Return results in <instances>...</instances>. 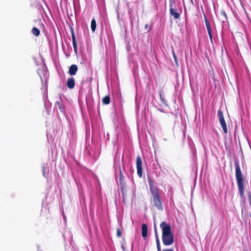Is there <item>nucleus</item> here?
<instances>
[{
  "label": "nucleus",
  "mask_w": 251,
  "mask_h": 251,
  "mask_svg": "<svg viewBox=\"0 0 251 251\" xmlns=\"http://www.w3.org/2000/svg\"><path fill=\"white\" fill-rule=\"evenodd\" d=\"M160 226L162 231V239L163 244L166 246L172 245L174 242V236L170 225L163 221L161 223Z\"/></svg>",
  "instance_id": "f257e3e1"
},
{
  "label": "nucleus",
  "mask_w": 251,
  "mask_h": 251,
  "mask_svg": "<svg viewBox=\"0 0 251 251\" xmlns=\"http://www.w3.org/2000/svg\"><path fill=\"white\" fill-rule=\"evenodd\" d=\"M149 184L152 195V201L154 205L158 210H162V203L160 196L159 189L157 187L153 185V181L151 179H149Z\"/></svg>",
  "instance_id": "f03ea898"
},
{
  "label": "nucleus",
  "mask_w": 251,
  "mask_h": 251,
  "mask_svg": "<svg viewBox=\"0 0 251 251\" xmlns=\"http://www.w3.org/2000/svg\"><path fill=\"white\" fill-rule=\"evenodd\" d=\"M235 167V176L237 180V186L241 197L244 195V181L243 175L240 169L239 161L236 160L234 162Z\"/></svg>",
  "instance_id": "7ed1b4c3"
},
{
  "label": "nucleus",
  "mask_w": 251,
  "mask_h": 251,
  "mask_svg": "<svg viewBox=\"0 0 251 251\" xmlns=\"http://www.w3.org/2000/svg\"><path fill=\"white\" fill-rule=\"evenodd\" d=\"M169 7L170 15L174 17L175 19H179L180 17V14L176 12L175 1L171 0L169 3Z\"/></svg>",
  "instance_id": "20e7f679"
},
{
  "label": "nucleus",
  "mask_w": 251,
  "mask_h": 251,
  "mask_svg": "<svg viewBox=\"0 0 251 251\" xmlns=\"http://www.w3.org/2000/svg\"><path fill=\"white\" fill-rule=\"evenodd\" d=\"M218 116L219 117L220 123L223 128L224 132L225 134H227V127H226V123L225 122V119H224L223 112L221 110H218Z\"/></svg>",
  "instance_id": "39448f33"
},
{
  "label": "nucleus",
  "mask_w": 251,
  "mask_h": 251,
  "mask_svg": "<svg viewBox=\"0 0 251 251\" xmlns=\"http://www.w3.org/2000/svg\"><path fill=\"white\" fill-rule=\"evenodd\" d=\"M136 168L137 170V175L140 177H141L143 175V171H142V161L141 157L140 156L138 155L136 158Z\"/></svg>",
  "instance_id": "423d86ee"
},
{
  "label": "nucleus",
  "mask_w": 251,
  "mask_h": 251,
  "mask_svg": "<svg viewBox=\"0 0 251 251\" xmlns=\"http://www.w3.org/2000/svg\"><path fill=\"white\" fill-rule=\"evenodd\" d=\"M154 232H155V238H156V246H157V251H161L159 237H158V233L157 232L155 225L154 226ZM162 251H174L172 249H166V250H163Z\"/></svg>",
  "instance_id": "0eeeda50"
},
{
  "label": "nucleus",
  "mask_w": 251,
  "mask_h": 251,
  "mask_svg": "<svg viewBox=\"0 0 251 251\" xmlns=\"http://www.w3.org/2000/svg\"><path fill=\"white\" fill-rule=\"evenodd\" d=\"M204 21L205 23V25L207 30V32L209 36V38L211 41H212V30L211 29V26L209 21L205 16H204Z\"/></svg>",
  "instance_id": "6e6552de"
},
{
  "label": "nucleus",
  "mask_w": 251,
  "mask_h": 251,
  "mask_svg": "<svg viewBox=\"0 0 251 251\" xmlns=\"http://www.w3.org/2000/svg\"><path fill=\"white\" fill-rule=\"evenodd\" d=\"M67 86L70 89H73L75 86V80L74 77H69L67 79Z\"/></svg>",
  "instance_id": "1a4fd4ad"
},
{
  "label": "nucleus",
  "mask_w": 251,
  "mask_h": 251,
  "mask_svg": "<svg viewBox=\"0 0 251 251\" xmlns=\"http://www.w3.org/2000/svg\"><path fill=\"white\" fill-rule=\"evenodd\" d=\"M77 70L78 68L76 65H72L69 68V74L71 75H74L76 74Z\"/></svg>",
  "instance_id": "9d476101"
},
{
  "label": "nucleus",
  "mask_w": 251,
  "mask_h": 251,
  "mask_svg": "<svg viewBox=\"0 0 251 251\" xmlns=\"http://www.w3.org/2000/svg\"><path fill=\"white\" fill-rule=\"evenodd\" d=\"M72 42H73V48H74L75 51V52H76L77 50L76 41V39H75V33L73 30L72 31Z\"/></svg>",
  "instance_id": "9b49d317"
},
{
  "label": "nucleus",
  "mask_w": 251,
  "mask_h": 251,
  "mask_svg": "<svg viewBox=\"0 0 251 251\" xmlns=\"http://www.w3.org/2000/svg\"><path fill=\"white\" fill-rule=\"evenodd\" d=\"M142 235L144 238L148 235V226L145 224H143L142 226Z\"/></svg>",
  "instance_id": "f8f14e48"
},
{
  "label": "nucleus",
  "mask_w": 251,
  "mask_h": 251,
  "mask_svg": "<svg viewBox=\"0 0 251 251\" xmlns=\"http://www.w3.org/2000/svg\"><path fill=\"white\" fill-rule=\"evenodd\" d=\"M102 102L104 104H109L110 102V98L109 96L104 97L102 99Z\"/></svg>",
  "instance_id": "ddd939ff"
},
{
  "label": "nucleus",
  "mask_w": 251,
  "mask_h": 251,
  "mask_svg": "<svg viewBox=\"0 0 251 251\" xmlns=\"http://www.w3.org/2000/svg\"><path fill=\"white\" fill-rule=\"evenodd\" d=\"M119 176H120V177H119L120 183L121 185H124L125 183H124V176L122 172L121 168H120V170H119Z\"/></svg>",
  "instance_id": "4468645a"
},
{
  "label": "nucleus",
  "mask_w": 251,
  "mask_h": 251,
  "mask_svg": "<svg viewBox=\"0 0 251 251\" xmlns=\"http://www.w3.org/2000/svg\"><path fill=\"white\" fill-rule=\"evenodd\" d=\"M32 33L34 35L38 36L40 34V31L38 28L34 27L32 29Z\"/></svg>",
  "instance_id": "2eb2a0df"
},
{
  "label": "nucleus",
  "mask_w": 251,
  "mask_h": 251,
  "mask_svg": "<svg viewBox=\"0 0 251 251\" xmlns=\"http://www.w3.org/2000/svg\"><path fill=\"white\" fill-rule=\"evenodd\" d=\"M96 22L94 19H93L91 23V28L93 32H95L96 28Z\"/></svg>",
  "instance_id": "dca6fc26"
},
{
  "label": "nucleus",
  "mask_w": 251,
  "mask_h": 251,
  "mask_svg": "<svg viewBox=\"0 0 251 251\" xmlns=\"http://www.w3.org/2000/svg\"><path fill=\"white\" fill-rule=\"evenodd\" d=\"M159 94L160 99L161 102L163 103H166V101L164 98V96L163 95V91L160 90L159 92Z\"/></svg>",
  "instance_id": "f3484780"
},
{
  "label": "nucleus",
  "mask_w": 251,
  "mask_h": 251,
  "mask_svg": "<svg viewBox=\"0 0 251 251\" xmlns=\"http://www.w3.org/2000/svg\"><path fill=\"white\" fill-rule=\"evenodd\" d=\"M117 236L121 237L122 236V232L119 228L117 229Z\"/></svg>",
  "instance_id": "a211bd4d"
},
{
  "label": "nucleus",
  "mask_w": 251,
  "mask_h": 251,
  "mask_svg": "<svg viewBox=\"0 0 251 251\" xmlns=\"http://www.w3.org/2000/svg\"><path fill=\"white\" fill-rule=\"evenodd\" d=\"M173 57H174V58L175 59V62L176 63H177V57H176V55L175 54V53L174 50H173Z\"/></svg>",
  "instance_id": "6ab92c4d"
},
{
  "label": "nucleus",
  "mask_w": 251,
  "mask_h": 251,
  "mask_svg": "<svg viewBox=\"0 0 251 251\" xmlns=\"http://www.w3.org/2000/svg\"><path fill=\"white\" fill-rule=\"evenodd\" d=\"M249 198L250 200H251V194L250 192H249Z\"/></svg>",
  "instance_id": "aec40b11"
},
{
  "label": "nucleus",
  "mask_w": 251,
  "mask_h": 251,
  "mask_svg": "<svg viewBox=\"0 0 251 251\" xmlns=\"http://www.w3.org/2000/svg\"><path fill=\"white\" fill-rule=\"evenodd\" d=\"M159 110L161 112H164V110H162L161 109H159Z\"/></svg>",
  "instance_id": "412c9836"
},
{
  "label": "nucleus",
  "mask_w": 251,
  "mask_h": 251,
  "mask_svg": "<svg viewBox=\"0 0 251 251\" xmlns=\"http://www.w3.org/2000/svg\"><path fill=\"white\" fill-rule=\"evenodd\" d=\"M148 25H145V27L147 28L148 27Z\"/></svg>",
  "instance_id": "4be33fe9"
}]
</instances>
